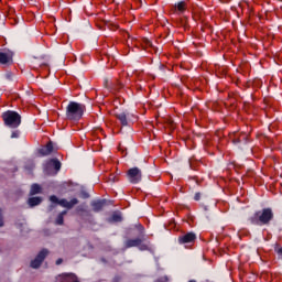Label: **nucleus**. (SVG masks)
<instances>
[{
    "label": "nucleus",
    "mask_w": 282,
    "mask_h": 282,
    "mask_svg": "<svg viewBox=\"0 0 282 282\" xmlns=\"http://www.w3.org/2000/svg\"><path fill=\"white\" fill-rule=\"evenodd\" d=\"M87 107L84 104L69 101L66 107V119L73 122H78L85 116Z\"/></svg>",
    "instance_id": "nucleus-1"
},
{
    "label": "nucleus",
    "mask_w": 282,
    "mask_h": 282,
    "mask_svg": "<svg viewBox=\"0 0 282 282\" xmlns=\"http://www.w3.org/2000/svg\"><path fill=\"white\" fill-rule=\"evenodd\" d=\"M274 219V213L271 208H264L262 210L256 212L250 218V223L256 226H265Z\"/></svg>",
    "instance_id": "nucleus-2"
},
{
    "label": "nucleus",
    "mask_w": 282,
    "mask_h": 282,
    "mask_svg": "<svg viewBox=\"0 0 282 282\" xmlns=\"http://www.w3.org/2000/svg\"><path fill=\"white\" fill-rule=\"evenodd\" d=\"M4 127L8 129H19L21 127V116L14 110H7L1 116Z\"/></svg>",
    "instance_id": "nucleus-3"
},
{
    "label": "nucleus",
    "mask_w": 282,
    "mask_h": 282,
    "mask_svg": "<svg viewBox=\"0 0 282 282\" xmlns=\"http://www.w3.org/2000/svg\"><path fill=\"white\" fill-rule=\"evenodd\" d=\"M50 202H52L53 204H58V206L72 210V208H74L76 204H78V198H72L70 200L65 198L58 199L56 195H52L50 196Z\"/></svg>",
    "instance_id": "nucleus-4"
},
{
    "label": "nucleus",
    "mask_w": 282,
    "mask_h": 282,
    "mask_svg": "<svg viewBox=\"0 0 282 282\" xmlns=\"http://www.w3.org/2000/svg\"><path fill=\"white\" fill-rule=\"evenodd\" d=\"M126 177L130 184H140L142 182V171L139 167H131L127 171Z\"/></svg>",
    "instance_id": "nucleus-5"
},
{
    "label": "nucleus",
    "mask_w": 282,
    "mask_h": 282,
    "mask_svg": "<svg viewBox=\"0 0 282 282\" xmlns=\"http://www.w3.org/2000/svg\"><path fill=\"white\" fill-rule=\"evenodd\" d=\"M47 254H50V251L47 249H42L37 256L35 257L34 260L31 261V268H33V270H39V268H41L43 261H45V258L47 257Z\"/></svg>",
    "instance_id": "nucleus-6"
},
{
    "label": "nucleus",
    "mask_w": 282,
    "mask_h": 282,
    "mask_svg": "<svg viewBox=\"0 0 282 282\" xmlns=\"http://www.w3.org/2000/svg\"><path fill=\"white\" fill-rule=\"evenodd\" d=\"M37 153H39V155H41V158L52 155V153H54V143L52 141H50L48 143H46V145L40 148L37 150Z\"/></svg>",
    "instance_id": "nucleus-7"
},
{
    "label": "nucleus",
    "mask_w": 282,
    "mask_h": 282,
    "mask_svg": "<svg viewBox=\"0 0 282 282\" xmlns=\"http://www.w3.org/2000/svg\"><path fill=\"white\" fill-rule=\"evenodd\" d=\"M195 239H197L195 232H187L178 237V243H194Z\"/></svg>",
    "instance_id": "nucleus-8"
},
{
    "label": "nucleus",
    "mask_w": 282,
    "mask_h": 282,
    "mask_svg": "<svg viewBox=\"0 0 282 282\" xmlns=\"http://www.w3.org/2000/svg\"><path fill=\"white\" fill-rule=\"evenodd\" d=\"M13 56L14 53L12 52H0V65H8L9 63H12Z\"/></svg>",
    "instance_id": "nucleus-9"
},
{
    "label": "nucleus",
    "mask_w": 282,
    "mask_h": 282,
    "mask_svg": "<svg viewBox=\"0 0 282 282\" xmlns=\"http://www.w3.org/2000/svg\"><path fill=\"white\" fill-rule=\"evenodd\" d=\"M105 204H107V202L105 199H99V200H93L90 203V206H91L94 213H100V210H102V208H105Z\"/></svg>",
    "instance_id": "nucleus-10"
},
{
    "label": "nucleus",
    "mask_w": 282,
    "mask_h": 282,
    "mask_svg": "<svg viewBox=\"0 0 282 282\" xmlns=\"http://www.w3.org/2000/svg\"><path fill=\"white\" fill-rule=\"evenodd\" d=\"M61 282H80L78 281V276L74 273H63L59 275Z\"/></svg>",
    "instance_id": "nucleus-11"
},
{
    "label": "nucleus",
    "mask_w": 282,
    "mask_h": 282,
    "mask_svg": "<svg viewBox=\"0 0 282 282\" xmlns=\"http://www.w3.org/2000/svg\"><path fill=\"white\" fill-rule=\"evenodd\" d=\"M126 248H138L142 246V239L135 238V239H128L124 242Z\"/></svg>",
    "instance_id": "nucleus-12"
},
{
    "label": "nucleus",
    "mask_w": 282,
    "mask_h": 282,
    "mask_svg": "<svg viewBox=\"0 0 282 282\" xmlns=\"http://www.w3.org/2000/svg\"><path fill=\"white\" fill-rule=\"evenodd\" d=\"M48 166H53L56 171V173H58V171H61V161H58V159H51L50 162L46 164V169H48Z\"/></svg>",
    "instance_id": "nucleus-13"
},
{
    "label": "nucleus",
    "mask_w": 282,
    "mask_h": 282,
    "mask_svg": "<svg viewBox=\"0 0 282 282\" xmlns=\"http://www.w3.org/2000/svg\"><path fill=\"white\" fill-rule=\"evenodd\" d=\"M116 118L119 120L122 127H127L129 124V120L127 119V113L124 112L116 113Z\"/></svg>",
    "instance_id": "nucleus-14"
},
{
    "label": "nucleus",
    "mask_w": 282,
    "mask_h": 282,
    "mask_svg": "<svg viewBox=\"0 0 282 282\" xmlns=\"http://www.w3.org/2000/svg\"><path fill=\"white\" fill-rule=\"evenodd\" d=\"M42 202H43L42 197L35 196V197L29 198L28 204L29 206H31V208H34V206H39Z\"/></svg>",
    "instance_id": "nucleus-15"
},
{
    "label": "nucleus",
    "mask_w": 282,
    "mask_h": 282,
    "mask_svg": "<svg viewBox=\"0 0 282 282\" xmlns=\"http://www.w3.org/2000/svg\"><path fill=\"white\" fill-rule=\"evenodd\" d=\"M248 135L246 133L239 134V133H234V138L231 137V140L234 144H239V142L247 140Z\"/></svg>",
    "instance_id": "nucleus-16"
},
{
    "label": "nucleus",
    "mask_w": 282,
    "mask_h": 282,
    "mask_svg": "<svg viewBox=\"0 0 282 282\" xmlns=\"http://www.w3.org/2000/svg\"><path fill=\"white\" fill-rule=\"evenodd\" d=\"M65 215H67V210H63L62 213L58 214L55 224L57 226H63V224L65 223Z\"/></svg>",
    "instance_id": "nucleus-17"
},
{
    "label": "nucleus",
    "mask_w": 282,
    "mask_h": 282,
    "mask_svg": "<svg viewBox=\"0 0 282 282\" xmlns=\"http://www.w3.org/2000/svg\"><path fill=\"white\" fill-rule=\"evenodd\" d=\"M76 213L77 215H79L80 217H83L84 214L89 215V212L87 210V207L85 205H79L76 208Z\"/></svg>",
    "instance_id": "nucleus-18"
},
{
    "label": "nucleus",
    "mask_w": 282,
    "mask_h": 282,
    "mask_svg": "<svg viewBox=\"0 0 282 282\" xmlns=\"http://www.w3.org/2000/svg\"><path fill=\"white\" fill-rule=\"evenodd\" d=\"M39 193H41V185L33 184L31 186L30 195H39Z\"/></svg>",
    "instance_id": "nucleus-19"
},
{
    "label": "nucleus",
    "mask_w": 282,
    "mask_h": 282,
    "mask_svg": "<svg viewBox=\"0 0 282 282\" xmlns=\"http://www.w3.org/2000/svg\"><path fill=\"white\" fill-rule=\"evenodd\" d=\"M142 232V229L140 228H130L127 231L128 237H131V235H140Z\"/></svg>",
    "instance_id": "nucleus-20"
},
{
    "label": "nucleus",
    "mask_w": 282,
    "mask_h": 282,
    "mask_svg": "<svg viewBox=\"0 0 282 282\" xmlns=\"http://www.w3.org/2000/svg\"><path fill=\"white\" fill-rule=\"evenodd\" d=\"M110 220L115 221L116 224H120V221H122V215L115 213L112 214Z\"/></svg>",
    "instance_id": "nucleus-21"
},
{
    "label": "nucleus",
    "mask_w": 282,
    "mask_h": 282,
    "mask_svg": "<svg viewBox=\"0 0 282 282\" xmlns=\"http://www.w3.org/2000/svg\"><path fill=\"white\" fill-rule=\"evenodd\" d=\"M142 43H143V50H144V45L150 48V50H153V44L151 43V41L147 37H143L142 39Z\"/></svg>",
    "instance_id": "nucleus-22"
},
{
    "label": "nucleus",
    "mask_w": 282,
    "mask_h": 282,
    "mask_svg": "<svg viewBox=\"0 0 282 282\" xmlns=\"http://www.w3.org/2000/svg\"><path fill=\"white\" fill-rule=\"evenodd\" d=\"M79 197H80L82 199H89L90 195L88 194L87 191L83 189V191H80V193H79Z\"/></svg>",
    "instance_id": "nucleus-23"
},
{
    "label": "nucleus",
    "mask_w": 282,
    "mask_h": 282,
    "mask_svg": "<svg viewBox=\"0 0 282 282\" xmlns=\"http://www.w3.org/2000/svg\"><path fill=\"white\" fill-rule=\"evenodd\" d=\"M13 74H12V72H7L6 74H4V78H6V80H9V83H12V80H13Z\"/></svg>",
    "instance_id": "nucleus-24"
},
{
    "label": "nucleus",
    "mask_w": 282,
    "mask_h": 282,
    "mask_svg": "<svg viewBox=\"0 0 282 282\" xmlns=\"http://www.w3.org/2000/svg\"><path fill=\"white\" fill-rule=\"evenodd\" d=\"M21 137V131L20 130H14L11 132V139L14 140L17 138Z\"/></svg>",
    "instance_id": "nucleus-25"
},
{
    "label": "nucleus",
    "mask_w": 282,
    "mask_h": 282,
    "mask_svg": "<svg viewBox=\"0 0 282 282\" xmlns=\"http://www.w3.org/2000/svg\"><path fill=\"white\" fill-rule=\"evenodd\" d=\"M177 10L180 12H184V10H186V2H178L177 3Z\"/></svg>",
    "instance_id": "nucleus-26"
},
{
    "label": "nucleus",
    "mask_w": 282,
    "mask_h": 282,
    "mask_svg": "<svg viewBox=\"0 0 282 282\" xmlns=\"http://www.w3.org/2000/svg\"><path fill=\"white\" fill-rule=\"evenodd\" d=\"M6 226V223L3 221V210L0 208V228H3Z\"/></svg>",
    "instance_id": "nucleus-27"
},
{
    "label": "nucleus",
    "mask_w": 282,
    "mask_h": 282,
    "mask_svg": "<svg viewBox=\"0 0 282 282\" xmlns=\"http://www.w3.org/2000/svg\"><path fill=\"white\" fill-rule=\"evenodd\" d=\"M195 202H199V199H202V194L200 193H196L194 196Z\"/></svg>",
    "instance_id": "nucleus-28"
},
{
    "label": "nucleus",
    "mask_w": 282,
    "mask_h": 282,
    "mask_svg": "<svg viewBox=\"0 0 282 282\" xmlns=\"http://www.w3.org/2000/svg\"><path fill=\"white\" fill-rule=\"evenodd\" d=\"M55 263L56 265H61V263H63V258H58Z\"/></svg>",
    "instance_id": "nucleus-29"
},
{
    "label": "nucleus",
    "mask_w": 282,
    "mask_h": 282,
    "mask_svg": "<svg viewBox=\"0 0 282 282\" xmlns=\"http://www.w3.org/2000/svg\"><path fill=\"white\" fill-rule=\"evenodd\" d=\"M166 281H169V278H167V276H164V278H161V279H160V282H166Z\"/></svg>",
    "instance_id": "nucleus-30"
},
{
    "label": "nucleus",
    "mask_w": 282,
    "mask_h": 282,
    "mask_svg": "<svg viewBox=\"0 0 282 282\" xmlns=\"http://www.w3.org/2000/svg\"><path fill=\"white\" fill-rule=\"evenodd\" d=\"M48 210L50 212L54 210V205H50Z\"/></svg>",
    "instance_id": "nucleus-31"
},
{
    "label": "nucleus",
    "mask_w": 282,
    "mask_h": 282,
    "mask_svg": "<svg viewBox=\"0 0 282 282\" xmlns=\"http://www.w3.org/2000/svg\"><path fill=\"white\" fill-rule=\"evenodd\" d=\"M121 87H124V85L122 83H119V89H121Z\"/></svg>",
    "instance_id": "nucleus-32"
},
{
    "label": "nucleus",
    "mask_w": 282,
    "mask_h": 282,
    "mask_svg": "<svg viewBox=\"0 0 282 282\" xmlns=\"http://www.w3.org/2000/svg\"><path fill=\"white\" fill-rule=\"evenodd\" d=\"M142 250H147V248L143 246V247H142Z\"/></svg>",
    "instance_id": "nucleus-33"
}]
</instances>
